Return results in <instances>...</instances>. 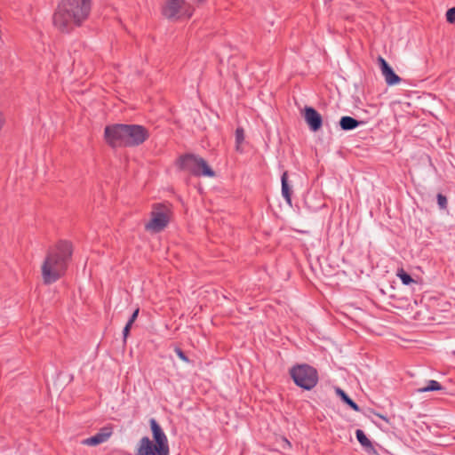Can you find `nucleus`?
<instances>
[{
  "mask_svg": "<svg viewBox=\"0 0 455 455\" xmlns=\"http://www.w3.org/2000/svg\"><path fill=\"white\" fill-rule=\"evenodd\" d=\"M91 7V0H61L53 15V24L61 31H70L88 18Z\"/></svg>",
  "mask_w": 455,
  "mask_h": 455,
  "instance_id": "nucleus-1",
  "label": "nucleus"
},
{
  "mask_svg": "<svg viewBox=\"0 0 455 455\" xmlns=\"http://www.w3.org/2000/svg\"><path fill=\"white\" fill-rule=\"evenodd\" d=\"M72 255V246L67 241L60 242L51 250L42 265V277L46 284L56 282L64 274Z\"/></svg>",
  "mask_w": 455,
  "mask_h": 455,
  "instance_id": "nucleus-2",
  "label": "nucleus"
},
{
  "mask_svg": "<svg viewBox=\"0 0 455 455\" xmlns=\"http://www.w3.org/2000/svg\"><path fill=\"white\" fill-rule=\"evenodd\" d=\"M290 374L294 383L305 390H311L318 382L317 371L308 364L293 366L290 370Z\"/></svg>",
  "mask_w": 455,
  "mask_h": 455,
  "instance_id": "nucleus-3",
  "label": "nucleus"
},
{
  "mask_svg": "<svg viewBox=\"0 0 455 455\" xmlns=\"http://www.w3.org/2000/svg\"><path fill=\"white\" fill-rule=\"evenodd\" d=\"M180 167L196 176L213 177L214 172L206 161L193 154L186 155L180 159Z\"/></svg>",
  "mask_w": 455,
  "mask_h": 455,
  "instance_id": "nucleus-4",
  "label": "nucleus"
},
{
  "mask_svg": "<svg viewBox=\"0 0 455 455\" xmlns=\"http://www.w3.org/2000/svg\"><path fill=\"white\" fill-rule=\"evenodd\" d=\"M193 9L183 0H169L163 8V14L168 19H188Z\"/></svg>",
  "mask_w": 455,
  "mask_h": 455,
  "instance_id": "nucleus-5",
  "label": "nucleus"
},
{
  "mask_svg": "<svg viewBox=\"0 0 455 455\" xmlns=\"http://www.w3.org/2000/svg\"><path fill=\"white\" fill-rule=\"evenodd\" d=\"M148 138V130L138 124H125V147H134L142 144Z\"/></svg>",
  "mask_w": 455,
  "mask_h": 455,
  "instance_id": "nucleus-6",
  "label": "nucleus"
},
{
  "mask_svg": "<svg viewBox=\"0 0 455 455\" xmlns=\"http://www.w3.org/2000/svg\"><path fill=\"white\" fill-rule=\"evenodd\" d=\"M136 455H169V447L156 443L149 437H142L137 446Z\"/></svg>",
  "mask_w": 455,
  "mask_h": 455,
  "instance_id": "nucleus-7",
  "label": "nucleus"
},
{
  "mask_svg": "<svg viewBox=\"0 0 455 455\" xmlns=\"http://www.w3.org/2000/svg\"><path fill=\"white\" fill-rule=\"evenodd\" d=\"M168 222V209L165 207L156 208L152 212L151 220L146 225V229L153 233H158L167 226Z\"/></svg>",
  "mask_w": 455,
  "mask_h": 455,
  "instance_id": "nucleus-8",
  "label": "nucleus"
},
{
  "mask_svg": "<svg viewBox=\"0 0 455 455\" xmlns=\"http://www.w3.org/2000/svg\"><path fill=\"white\" fill-rule=\"evenodd\" d=\"M105 139L111 147L125 146V124L107 126L105 128Z\"/></svg>",
  "mask_w": 455,
  "mask_h": 455,
  "instance_id": "nucleus-9",
  "label": "nucleus"
},
{
  "mask_svg": "<svg viewBox=\"0 0 455 455\" xmlns=\"http://www.w3.org/2000/svg\"><path fill=\"white\" fill-rule=\"evenodd\" d=\"M378 61L379 63L381 74L384 76L387 84L392 86L399 84L401 78L394 72L393 68L385 60V59L379 57Z\"/></svg>",
  "mask_w": 455,
  "mask_h": 455,
  "instance_id": "nucleus-10",
  "label": "nucleus"
},
{
  "mask_svg": "<svg viewBox=\"0 0 455 455\" xmlns=\"http://www.w3.org/2000/svg\"><path fill=\"white\" fill-rule=\"evenodd\" d=\"M304 117L311 131L316 132L321 128L323 119L321 115L315 108L306 107Z\"/></svg>",
  "mask_w": 455,
  "mask_h": 455,
  "instance_id": "nucleus-11",
  "label": "nucleus"
},
{
  "mask_svg": "<svg viewBox=\"0 0 455 455\" xmlns=\"http://www.w3.org/2000/svg\"><path fill=\"white\" fill-rule=\"evenodd\" d=\"M111 429L108 427H104L96 435L83 440L82 443L88 446H96L107 442L108 438L111 436Z\"/></svg>",
  "mask_w": 455,
  "mask_h": 455,
  "instance_id": "nucleus-12",
  "label": "nucleus"
},
{
  "mask_svg": "<svg viewBox=\"0 0 455 455\" xmlns=\"http://www.w3.org/2000/svg\"><path fill=\"white\" fill-rule=\"evenodd\" d=\"M149 423L154 442L158 444L160 443V445L164 447H169L167 436L157 421L155 419H151Z\"/></svg>",
  "mask_w": 455,
  "mask_h": 455,
  "instance_id": "nucleus-13",
  "label": "nucleus"
},
{
  "mask_svg": "<svg viewBox=\"0 0 455 455\" xmlns=\"http://www.w3.org/2000/svg\"><path fill=\"white\" fill-rule=\"evenodd\" d=\"M360 124L361 122L348 116H342L339 120L340 128L344 131L354 130L357 128Z\"/></svg>",
  "mask_w": 455,
  "mask_h": 455,
  "instance_id": "nucleus-14",
  "label": "nucleus"
},
{
  "mask_svg": "<svg viewBox=\"0 0 455 455\" xmlns=\"http://www.w3.org/2000/svg\"><path fill=\"white\" fill-rule=\"evenodd\" d=\"M287 177H288L287 172H284L283 173V175H282V178H281V181H282V195H283V198L286 200V202L289 204H291V190L290 186L288 185Z\"/></svg>",
  "mask_w": 455,
  "mask_h": 455,
  "instance_id": "nucleus-15",
  "label": "nucleus"
},
{
  "mask_svg": "<svg viewBox=\"0 0 455 455\" xmlns=\"http://www.w3.org/2000/svg\"><path fill=\"white\" fill-rule=\"evenodd\" d=\"M336 393L351 409H353L355 411H360L359 406L341 388L338 387L336 389Z\"/></svg>",
  "mask_w": 455,
  "mask_h": 455,
  "instance_id": "nucleus-16",
  "label": "nucleus"
},
{
  "mask_svg": "<svg viewBox=\"0 0 455 455\" xmlns=\"http://www.w3.org/2000/svg\"><path fill=\"white\" fill-rule=\"evenodd\" d=\"M443 389V386L436 380L431 379L427 381V384L424 387H420L418 389L419 393L430 392V391H439Z\"/></svg>",
  "mask_w": 455,
  "mask_h": 455,
  "instance_id": "nucleus-17",
  "label": "nucleus"
},
{
  "mask_svg": "<svg viewBox=\"0 0 455 455\" xmlns=\"http://www.w3.org/2000/svg\"><path fill=\"white\" fill-rule=\"evenodd\" d=\"M355 435L360 444L364 448H372L371 441L367 438L364 432L361 429L355 431Z\"/></svg>",
  "mask_w": 455,
  "mask_h": 455,
  "instance_id": "nucleus-18",
  "label": "nucleus"
},
{
  "mask_svg": "<svg viewBox=\"0 0 455 455\" xmlns=\"http://www.w3.org/2000/svg\"><path fill=\"white\" fill-rule=\"evenodd\" d=\"M396 275L405 285H409L414 283V280L411 278V276L409 274H407L403 269H398Z\"/></svg>",
  "mask_w": 455,
  "mask_h": 455,
  "instance_id": "nucleus-19",
  "label": "nucleus"
},
{
  "mask_svg": "<svg viewBox=\"0 0 455 455\" xmlns=\"http://www.w3.org/2000/svg\"><path fill=\"white\" fill-rule=\"evenodd\" d=\"M244 140V132L243 128H237L235 130V142H236V150H240V145Z\"/></svg>",
  "mask_w": 455,
  "mask_h": 455,
  "instance_id": "nucleus-20",
  "label": "nucleus"
},
{
  "mask_svg": "<svg viewBox=\"0 0 455 455\" xmlns=\"http://www.w3.org/2000/svg\"><path fill=\"white\" fill-rule=\"evenodd\" d=\"M437 204L441 209H445L447 206V198L442 194L437 195Z\"/></svg>",
  "mask_w": 455,
  "mask_h": 455,
  "instance_id": "nucleus-21",
  "label": "nucleus"
},
{
  "mask_svg": "<svg viewBox=\"0 0 455 455\" xmlns=\"http://www.w3.org/2000/svg\"><path fill=\"white\" fill-rule=\"evenodd\" d=\"M446 20L450 23L455 22V7H452L446 12Z\"/></svg>",
  "mask_w": 455,
  "mask_h": 455,
  "instance_id": "nucleus-22",
  "label": "nucleus"
},
{
  "mask_svg": "<svg viewBox=\"0 0 455 455\" xmlns=\"http://www.w3.org/2000/svg\"><path fill=\"white\" fill-rule=\"evenodd\" d=\"M175 353L180 360H182L186 363L189 362L188 356L184 354V352L180 348H176Z\"/></svg>",
  "mask_w": 455,
  "mask_h": 455,
  "instance_id": "nucleus-23",
  "label": "nucleus"
},
{
  "mask_svg": "<svg viewBox=\"0 0 455 455\" xmlns=\"http://www.w3.org/2000/svg\"><path fill=\"white\" fill-rule=\"evenodd\" d=\"M139 312H140L139 308H136L134 310V312L132 313V315H131V317H130V319L128 320L127 323L132 325L134 321L138 317Z\"/></svg>",
  "mask_w": 455,
  "mask_h": 455,
  "instance_id": "nucleus-24",
  "label": "nucleus"
},
{
  "mask_svg": "<svg viewBox=\"0 0 455 455\" xmlns=\"http://www.w3.org/2000/svg\"><path fill=\"white\" fill-rule=\"evenodd\" d=\"M132 326V325L128 323L125 324V326H124V328L123 330V335H124V339L128 337Z\"/></svg>",
  "mask_w": 455,
  "mask_h": 455,
  "instance_id": "nucleus-25",
  "label": "nucleus"
},
{
  "mask_svg": "<svg viewBox=\"0 0 455 455\" xmlns=\"http://www.w3.org/2000/svg\"><path fill=\"white\" fill-rule=\"evenodd\" d=\"M4 124V117L3 116V113L0 111V130L2 129Z\"/></svg>",
  "mask_w": 455,
  "mask_h": 455,
  "instance_id": "nucleus-26",
  "label": "nucleus"
}]
</instances>
